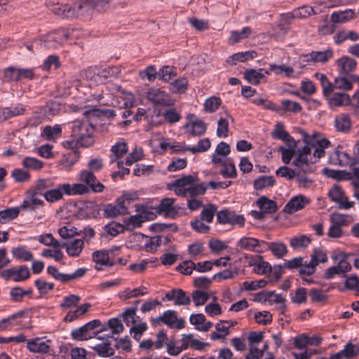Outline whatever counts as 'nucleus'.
<instances>
[{"label":"nucleus","instance_id":"nucleus-1","mask_svg":"<svg viewBox=\"0 0 359 359\" xmlns=\"http://www.w3.org/2000/svg\"><path fill=\"white\" fill-rule=\"evenodd\" d=\"M330 146V141H323L320 143L319 149H316L313 154L304 152L299 154L292 165L297 168L294 177L295 182L299 188L308 189L314 185V180L309 175L316 170L315 164L325 154V149Z\"/></svg>","mask_w":359,"mask_h":359},{"label":"nucleus","instance_id":"nucleus-2","mask_svg":"<svg viewBox=\"0 0 359 359\" xmlns=\"http://www.w3.org/2000/svg\"><path fill=\"white\" fill-rule=\"evenodd\" d=\"M302 136L305 143L303 147L297 150L294 149L295 147H289L288 148L280 147L278 148V151L281 154L282 161L285 164L292 163L299 154H303L304 152L313 154L315 149H319L320 143L323 141H329L325 138L319 137L316 134L311 136L304 131L302 132Z\"/></svg>","mask_w":359,"mask_h":359},{"label":"nucleus","instance_id":"nucleus-3","mask_svg":"<svg viewBox=\"0 0 359 359\" xmlns=\"http://www.w3.org/2000/svg\"><path fill=\"white\" fill-rule=\"evenodd\" d=\"M94 128L88 121H75L72 128L71 141L65 143V146L74 149L76 147H89L93 143V133Z\"/></svg>","mask_w":359,"mask_h":359},{"label":"nucleus","instance_id":"nucleus-4","mask_svg":"<svg viewBox=\"0 0 359 359\" xmlns=\"http://www.w3.org/2000/svg\"><path fill=\"white\" fill-rule=\"evenodd\" d=\"M172 189L178 196H196L204 194L207 188L203 184L199 183L197 176L187 175L175 180Z\"/></svg>","mask_w":359,"mask_h":359},{"label":"nucleus","instance_id":"nucleus-5","mask_svg":"<svg viewBox=\"0 0 359 359\" xmlns=\"http://www.w3.org/2000/svg\"><path fill=\"white\" fill-rule=\"evenodd\" d=\"M87 188L82 184H63L55 189L46 191V201L53 203L62 198L63 194L69 196L83 195Z\"/></svg>","mask_w":359,"mask_h":359},{"label":"nucleus","instance_id":"nucleus-6","mask_svg":"<svg viewBox=\"0 0 359 359\" xmlns=\"http://www.w3.org/2000/svg\"><path fill=\"white\" fill-rule=\"evenodd\" d=\"M108 3L107 0H76L71 5V11L69 13L72 18L90 14L94 9L102 8Z\"/></svg>","mask_w":359,"mask_h":359},{"label":"nucleus","instance_id":"nucleus-7","mask_svg":"<svg viewBox=\"0 0 359 359\" xmlns=\"http://www.w3.org/2000/svg\"><path fill=\"white\" fill-rule=\"evenodd\" d=\"M45 199V184L41 182L33 189L28 191L26 194V198L21 204L22 210L31 209L35 210L43 205Z\"/></svg>","mask_w":359,"mask_h":359},{"label":"nucleus","instance_id":"nucleus-8","mask_svg":"<svg viewBox=\"0 0 359 359\" xmlns=\"http://www.w3.org/2000/svg\"><path fill=\"white\" fill-rule=\"evenodd\" d=\"M146 97L154 105L168 107L175 103V100L171 95L160 88L152 87L147 90Z\"/></svg>","mask_w":359,"mask_h":359},{"label":"nucleus","instance_id":"nucleus-9","mask_svg":"<svg viewBox=\"0 0 359 359\" xmlns=\"http://www.w3.org/2000/svg\"><path fill=\"white\" fill-rule=\"evenodd\" d=\"M80 182L74 184H82L87 188V191L83 194H88L90 191L100 193L104 191V186L99 182L93 172L88 170H83L79 175Z\"/></svg>","mask_w":359,"mask_h":359},{"label":"nucleus","instance_id":"nucleus-10","mask_svg":"<svg viewBox=\"0 0 359 359\" xmlns=\"http://www.w3.org/2000/svg\"><path fill=\"white\" fill-rule=\"evenodd\" d=\"M288 269H297L301 276H311L315 273L316 266L310 260L304 257H295L285 263Z\"/></svg>","mask_w":359,"mask_h":359},{"label":"nucleus","instance_id":"nucleus-11","mask_svg":"<svg viewBox=\"0 0 359 359\" xmlns=\"http://www.w3.org/2000/svg\"><path fill=\"white\" fill-rule=\"evenodd\" d=\"M175 199L165 198L161 201L159 205L156 208V212L166 217L176 218L183 214V209L174 205Z\"/></svg>","mask_w":359,"mask_h":359},{"label":"nucleus","instance_id":"nucleus-12","mask_svg":"<svg viewBox=\"0 0 359 359\" xmlns=\"http://www.w3.org/2000/svg\"><path fill=\"white\" fill-rule=\"evenodd\" d=\"M184 127L185 132L193 136H201L206 131V124L194 114L187 116V123Z\"/></svg>","mask_w":359,"mask_h":359},{"label":"nucleus","instance_id":"nucleus-13","mask_svg":"<svg viewBox=\"0 0 359 359\" xmlns=\"http://www.w3.org/2000/svg\"><path fill=\"white\" fill-rule=\"evenodd\" d=\"M217 219L221 224L238 225L240 227L243 226L245 222L243 215H236L234 212L227 209L217 212Z\"/></svg>","mask_w":359,"mask_h":359},{"label":"nucleus","instance_id":"nucleus-14","mask_svg":"<svg viewBox=\"0 0 359 359\" xmlns=\"http://www.w3.org/2000/svg\"><path fill=\"white\" fill-rule=\"evenodd\" d=\"M100 325L99 320H92L86 325L72 331V339L78 341L88 340L95 336L93 330Z\"/></svg>","mask_w":359,"mask_h":359},{"label":"nucleus","instance_id":"nucleus-15","mask_svg":"<svg viewBox=\"0 0 359 359\" xmlns=\"http://www.w3.org/2000/svg\"><path fill=\"white\" fill-rule=\"evenodd\" d=\"M328 196L332 201L338 204L339 208L347 210L352 208L354 205V202L350 201L345 196L342 189L337 185L333 186L330 189Z\"/></svg>","mask_w":359,"mask_h":359},{"label":"nucleus","instance_id":"nucleus-16","mask_svg":"<svg viewBox=\"0 0 359 359\" xmlns=\"http://www.w3.org/2000/svg\"><path fill=\"white\" fill-rule=\"evenodd\" d=\"M333 57V51L331 49H327L321 51H312L308 54L301 56L303 62L308 65H314L316 63H325Z\"/></svg>","mask_w":359,"mask_h":359},{"label":"nucleus","instance_id":"nucleus-17","mask_svg":"<svg viewBox=\"0 0 359 359\" xmlns=\"http://www.w3.org/2000/svg\"><path fill=\"white\" fill-rule=\"evenodd\" d=\"M310 203V198L303 194L294 196L285 205L283 212L287 214H293L299 210L304 209Z\"/></svg>","mask_w":359,"mask_h":359},{"label":"nucleus","instance_id":"nucleus-18","mask_svg":"<svg viewBox=\"0 0 359 359\" xmlns=\"http://www.w3.org/2000/svg\"><path fill=\"white\" fill-rule=\"evenodd\" d=\"M159 320L170 328H175L181 330L184 327L185 320L182 318H177V312L174 310H167L162 316L159 317Z\"/></svg>","mask_w":359,"mask_h":359},{"label":"nucleus","instance_id":"nucleus-19","mask_svg":"<svg viewBox=\"0 0 359 359\" xmlns=\"http://www.w3.org/2000/svg\"><path fill=\"white\" fill-rule=\"evenodd\" d=\"M256 299L259 302L269 303V304H277L278 309L283 313L285 309V299L280 294H276L273 292H266L258 294Z\"/></svg>","mask_w":359,"mask_h":359},{"label":"nucleus","instance_id":"nucleus-20","mask_svg":"<svg viewBox=\"0 0 359 359\" xmlns=\"http://www.w3.org/2000/svg\"><path fill=\"white\" fill-rule=\"evenodd\" d=\"M356 61L355 59L344 55L335 61V65L337 71L341 76H347L353 72L356 67Z\"/></svg>","mask_w":359,"mask_h":359},{"label":"nucleus","instance_id":"nucleus-21","mask_svg":"<svg viewBox=\"0 0 359 359\" xmlns=\"http://www.w3.org/2000/svg\"><path fill=\"white\" fill-rule=\"evenodd\" d=\"M46 246L53 248V249L46 248V257H53L56 261H60L62 259L61 246L50 233H46Z\"/></svg>","mask_w":359,"mask_h":359},{"label":"nucleus","instance_id":"nucleus-22","mask_svg":"<svg viewBox=\"0 0 359 359\" xmlns=\"http://www.w3.org/2000/svg\"><path fill=\"white\" fill-rule=\"evenodd\" d=\"M190 323L199 332H208L212 326V322L207 320L205 316L202 313H194L189 317Z\"/></svg>","mask_w":359,"mask_h":359},{"label":"nucleus","instance_id":"nucleus-23","mask_svg":"<svg viewBox=\"0 0 359 359\" xmlns=\"http://www.w3.org/2000/svg\"><path fill=\"white\" fill-rule=\"evenodd\" d=\"M165 299L174 301L175 306H187L191 303V299L182 290H172L166 293Z\"/></svg>","mask_w":359,"mask_h":359},{"label":"nucleus","instance_id":"nucleus-24","mask_svg":"<svg viewBox=\"0 0 359 359\" xmlns=\"http://www.w3.org/2000/svg\"><path fill=\"white\" fill-rule=\"evenodd\" d=\"M93 260L95 262V269L97 271L102 269V266H112L114 262L109 257V252L105 250H97L93 253Z\"/></svg>","mask_w":359,"mask_h":359},{"label":"nucleus","instance_id":"nucleus-25","mask_svg":"<svg viewBox=\"0 0 359 359\" xmlns=\"http://www.w3.org/2000/svg\"><path fill=\"white\" fill-rule=\"evenodd\" d=\"M68 33L63 29L49 32L46 34V43L48 46L56 48L68 39Z\"/></svg>","mask_w":359,"mask_h":359},{"label":"nucleus","instance_id":"nucleus-26","mask_svg":"<svg viewBox=\"0 0 359 359\" xmlns=\"http://www.w3.org/2000/svg\"><path fill=\"white\" fill-rule=\"evenodd\" d=\"M269 75V71L260 68L258 69H250L245 72V79L253 85H258L261 81Z\"/></svg>","mask_w":359,"mask_h":359},{"label":"nucleus","instance_id":"nucleus-27","mask_svg":"<svg viewBox=\"0 0 359 359\" xmlns=\"http://www.w3.org/2000/svg\"><path fill=\"white\" fill-rule=\"evenodd\" d=\"M312 11L313 9L311 6H304L292 11V12L290 13L284 15L282 18V20L289 24L294 18H306L309 17L312 15Z\"/></svg>","mask_w":359,"mask_h":359},{"label":"nucleus","instance_id":"nucleus-28","mask_svg":"<svg viewBox=\"0 0 359 359\" xmlns=\"http://www.w3.org/2000/svg\"><path fill=\"white\" fill-rule=\"evenodd\" d=\"M331 161L339 165H353L354 161L352 156L346 151L337 148L331 156Z\"/></svg>","mask_w":359,"mask_h":359},{"label":"nucleus","instance_id":"nucleus-29","mask_svg":"<svg viewBox=\"0 0 359 359\" xmlns=\"http://www.w3.org/2000/svg\"><path fill=\"white\" fill-rule=\"evenodd\" d=\"M229 145L224 142H221L217 144L215 153L212 155V163L216 165L223 163L224 158L229 154Z\"/></svg>","mask_w":359,"mask_h":359},{"label":"nucleus","instance_id":"nucleus-30","mask_svg":"<svg viewBox=\"0 0 359 359\" xmlns=\"http://www.w3.org/2000/svg\"><path fill=\"white\" fill-rule=\"evenodd\" d=\"M264 241L252 237H243L238 242V247L248 251L260 252L259 248Z\"/></svg>","mask_w":359,"mask_h":359},{"label":"nucleus","instance_id":"nucleus-31","mask_svg":"<svg viewBox=\"0 0 359 359\" xmlns=\"http://www.w3.org/2000/svg\"><path fill=\"white\" fill-rule=\"evenodd\" d=\"M331 107L346 106L351 103L350 96L345 93H336L327 97Z\"/></svg>","mask_w":359,"mask_h":359},{"label":"nucleus","instance_id":"nucleus-32","mask_svg":"<svg viewBox=\"0 0 359 359\" xmlns=\"http://www.w3.org/2000/svg\"><path fill=\"white\" fill-rule=\"evenodd\" d=\"M272 135L274 138L280 139L285 142L288 147H296V142L290 134L284 130L283 125L280 123H276V128L272 133Z\"/></svg>","mask_w":359,"mask_h":359},{"label":"nucleus","instance_id":"nucleus-33","mask_svg":"<svg viewBox=\"0 0 359 359\" xmlns=\"http://www.w3.org/2000/svg\"><path fill=\"white\" fill-rule=\"evenodd\" d=\"M68 255L78 257L84 248V241L82 239L76 238L63 245Z\"/></svg>","mask_w":359,"mask_h":359},{"label":"nucleus","instance_id":"nucleus-34","mask_svg":"<svg viewBox=\"0 0 359 359\" xmlns=\"http://www.w3.org/2000/svg\"><path fill=\"white\" fill-rule=\"evenodd\" d=\"M257 56V53L254 50L239 52L229 56L226 59V62L230 65H236L237 62H244L248 60L253 59Z\"/></svg>","mask_w":359,"mask_h":359},{"label":"nucleus","instance_id":"nucleus-35","mask_svg":"<svg viewBox=\"0 0 359 359\" xmlns=\"http://www.w3.org/2000/svg\"><path fill=\"white\" fill-rule=\"evenodd\" d=\"M355 12L352 9L335 11L332 13L330 20L333 23H345L353 18Z\"/></svg>","mask_w":359,"mask_h":359},{"label":"nucleus","instance_id":"nucleus-36","mask_svg":"<svg viewBox=\"0 0 359 359\" xmlns=\"http://www.w3.org/2000/svg\"><path fill=\"white\" fill-rule=\"evenodd\" d=\"M48 9L61 18H72V15L69 14L71 11V5L51 4L48 5Z\"/></svg>","mask_w":359,"mask_h":359},{"label":"nucleus","instance_id":"nucleus-37","mask_svg":"<svg viewBox=\"0 0 359 359\" xmlns=\"http://www.w3.org/2000/svg\"><path fill=\"white\" fill-rule=\"evenodd\" d=\"M311 242V238L307 235H297L290 239V246L294 250L307 248Z\"/></svg>","mask_w":359,"mask_h":359},{"label":"nucleus","instance_id":"nucleus-38","mask_svg":"<svg viewBox=\"0 0 359 359\" xmlns=\"http://www.w3.org/2000/svg\"><path fill=\"white\" fill-rule=\"evenodd\" d=\"M257 205L265 214H271L277 210L276 203L265 196L258 198Z\"/></svg>","mask_w":359,"mask_h":359},{"label":"nucleus","instance_id":"nucleus-39","mask_svg":"<svg viewBox=\"0 0 359 359\" xmlns=\"http://www.w3.org/2000/svg\"><path fill=\"white\" fill-rule=\"evenodd\" d=\"M111 161H116L128 152L127 144L124 141H118L111 147Z\"/></svg>","mask_w":359,"mask_h":359},{"label":"nucleus","instance_id":"nucleus-40","mask_svg":"<svg viewBox=\"0 0 359 359\" xmlns=\"http://www.w3.org/2000/svg\"><path fill=\"white\" fill-rule=\"evenodd\" d=\"M147 294V289L145 287H137L133 290L127 288L125 290L120 292L118 297L122 300H127L131 298L143 296Z\"/></svg>","mask_w":359,"mask_h":359},{"label":"nucleus","instance_id":"nucleus-41","mask_svg":"<svg viewBox=\"0 0 359 359\" xmlns=\"http://www.w3.org/2000/svg\"><path fill=\"white\" fill-rule=\"evenodd\" d=\"M269 70L276 75L290 77L294 74V69L292 67L287 66L284 64H270Z\"/></svg>","mask_w":359,"mask_h":359},{"label":"nucleus","instance_id":"nucleus-42","mask_svg":"<svg viewBox=\"0 0 359 359\" xmlns=\"http://www.w3.org/2000/svg\"><path fill=\"white\" fill-rule=\"evenodd\" d=\"M27 348L32 353H43L45 352V340L40 337L32 339L27 341Z\"/></svg>","mask_w":359,"mask_h":359},{"label":"nucleus","instance_id":"nucleus-43","mask_svg":"<svg viewBox=\"0 0 359 359\" xmlns=\"http://www.w3.org/2000/svg\"><path fill=\"white\" fill-rule=\"evenodd\" d=\"M144 239L143 248L147 252H154L157 250L158 248L161 244V236L147 237L143 236Z\"/></svg>","mask_w":359,"mask_h":359},{"label":"nucleus","instance_id":"nucleus-44","mask_svg":"<svg viewBox=\"0 0 359 359\" xmlns=\"http://www.w3.org/2000/svg\"><path fill=\"white\" fill-rule=\"evenodd\" d=\"M135 207L136 212L140 213L144 222L156 219V212H154L149 206L144 204H136Z\"/></svg>","mask_w":359,"mask_h":359},{"label":"nucleus","instance_id":"nucleus-45","mask_svg":"<svg viewBox=\"0 0 359 359\" xmlns=\"http://www.w3.org/2000/svg\"><path fill=\"white\" fill-rule=\"evenodd\" d=\"M20 207L7 208L0 211V223H6L16 218L21 210Z\"/></svg>","mask_w":359,"mask_h":359},{"label":"nucleus","instance_id":"nucleus-46","mask_svg":"<svg viewBox=\"0 0 359 359\" xmlns=\"http://www.w3.org/2000/svg\"><path fill=\"white\" fill-rule=\"evenodd\" d=\"M351 123L350 117L346 114H340L335 118V127L338 131L347 132L350 130Z\"/></svg>","mask_w":359,"mask_h":359},{"label":"nucleus","instance_id":"nucleus-47","mask_svg":"<svg viewBox=\"0 0 359 359\" xmlns=\"http://www.w3.org/2000/svg\"><path fill=\"white\" fill-rule=\"evenodd\" d=\"M323 173L327 177L337 180H348L352 178V174L346 171L325 168L323 170Z\"/></svg>","mask_w":359,"mask_h":359},{"label":"nucleus","instance_id":"nucleus-48","mask_svg":"<svg viewBox=\"0 0 359 359\" xmlns=\"http://www.w3.org/2000/svg\"><path fill=\"white\" fill-rule=\"evenodd\" d=\"M231 116L226 114L225 117H221L217 122V135L219 137H226L229 133V120Z\"/></svg>","mask_w":359,"mask_h":359},{"label":"nucleus","instance_id":"nucleus-49","mask_svg":"<svg viewBox=\"0 0 359 359\" xmlns=\"http://www.w3.org/2000/svg\"><path fill=\"white\" fill-rule=\"evenodd\" d=\"M188 87V80L186 77H180L170 83V90L173 93H184Z\"/></svg>","mask_w":359,"mask_h":359},{"label":"nucleus","instance_id":"nucleus-50","mask_svg":"<svg viewBox=\"0 0 359 359\" xmlns=\"http://www.w3.org/2000/svg\"><path fill=\"white\" fill-rule=\"evenodd\" d=\"M275 180L272 176H260L254 181V187L256 190H262L273 186Z\"/></svg>","mask_w":359,"mask_h":359},{"label":"nucleus","instance_id":"nucleus-51","mask_svg":"<svg viewBox=\"0 0 359 359\" xmlns=\"http://www.w3.org/2000/svg\"><path fill=\"white\" fill-rule=\"evenodd\" d=\"M158 74V73L154 65H149L145 69L140 70L138 73V75L142 80H147L149 82L154 81Z\"/></svg>","mask_w":359,"mask_h":359},{"label":"nucleus","instance_id":"nucleus-52","mask_svg":"<svg viewBox=\"0 0 359 359\" xmlns=\"http://www.w3.org/2000/svg\"><path fill=\"white\" fill-rule=\"evenodd\" d=\"M204 250V243L201 241H195L188 246V253L192 259L201 257L203 255Z\"/></svg>","mask_w":359,"mask_h":359},{"label":"nucleus","instance_id":"nucleus-53","mask_svg":"<svg viewBox=\"0 0 359 359\" xmlns=\"http://www.w3.org/2000/svg\"><path fill=\"white\" fill-rule=\"evenodd\" d=\"M251 33L252 29L249 27H243L241 32L233 31L229 37V42L231 43H238L243 39H247Z\"/></svg>","mask_w":359,"mask_h":359},{"label":"nucleus","instance_id":"nucleus-54","mask_svg":"<svg viewBox=\"0 0 359 359\" xmlns=\"http://www.w3.org/2000/svg\"><path fill=\"white\" fill-rule=\"evenodd\" d=\"M98 355L102 358L110 357L114 355V351L109 343H101L93 347Z\"/></svg>","mask_w":359,"mask_h":359},{"label":"nucleus","instance_id":"nucleus-55","mask_svg":"<svg viewBox=\"0 0 359 359\" xmlns=\"http://www.w3.org/2000/svg\"><path fill=\"white\" fill-rule=\"evenodd\" d=\"M216 332H213L210 334V338L212 340H217L225 338L229 334V327L224 323V321H221L215 326Z\"/></svg>","mask_w":359,"mask_h":359},{"label":"nucleus","instance_id":"nucleus-56","mask_svg":"<svg viewBox=\"0 0 359 359\" xmlns=\"http://www.w3.org/2000/svg\"><path fill=\"white\" fill-rule=\"evenodd\" d=\"M12 254L13 257L16 259L22 260L25 262L30 261L32 259V252L22 246L13 248L12 250Z\"/></svg>","mask_w":359,"mask_h":359},{"label":"nucleus","instance_id":"nucleus-57","mask_svg":"<svg viewBox=\"0 0 359 359\" xmlns=\"http://www.w3.org/2000/svg\"><path fill=\"white\" fill-rule=\"evenodd\" d=\"M340 354H342L344 358H353L359 354V346L348 342L344 346V348L340 351Z\"/></svg>","mask_w":359,"mask_h":359},{"label":"nucleus","instance_id":"nucleus-58","mask_svg":"<svg viewBox=\"0 0 359 359\" xmlns=\"http://www.w3.org/2000/svg\"><path fill=\"white\" fill-rule=\"evenodd\" d=\"M216 212V206L210 204L204 207L202 210L201 212V219L207 223H211L213 221V218Z\"/></svg>","mask_w":359,"mask_h":359},{"label":"nucleus","instance_id":"nucleus-59","mask_svg":"<svg viewBox=\"0 0 359 359\" xmlns=\"http://www.w3.org/2000/svg\"><path fill=\"white\" fill-rule=\"evenodd\" d=\"M267 281L264 279L245 281L243 283L242 289L247 291H254L264 287Z\"/></svg>","mask_w":359,"mask_h":359},{"label":"nucleus","instance_id":"nucleus-60","mask_svg":"<svg viewBox=\"0 0 359 359\" xmlns=\"http://www.w3.org/2000/svg\"><path fill=\"white\" fill-rule=\"evenodd\" d=\"M346 76H339L335 78L333 86L334 89H340L343 90H350L353 88V84L346 78Z\"/></svg>","mask_w":359,"mask_h":359},{"label":"nucleus","instance_id":"nucleus-61","mask_svg":"<svg viewBox=\"0 0 359 359\" xmlns=\"http://www.w3.org/2000/svg\"><path fill=\"white\" fill-rule=\"evenodd\" d=\"M177 74L176 68L174 67L164 66L159 72V79L163 81H169Z\"/></svg>","mask_w":359,"mask_h":359},{"label":"nucleus","instance_id":"nucleus-62","mask_svg":"<svg viewBox=\"0 0 359 359\" xmlns=\"http://www.w3.org/2000/svg\"><path fill=\"white\" fill-rule=\"evenodd\" d=\"M61 135V126L55 125L53 127L46 126V141H56Z\"/></svg>","mask_w":359,"mask_h":359},{"label":"nucleus","instance_id":"nucleus-63","mask_svg":"<svg viewBox=\"0 0 359 359\" xmlns=\"http://www.w3.org/2000/svg\"><path fill=\"white\" fill-rule=\"evenodd\" d=\"M24 168L31 170H39L43 168V163L34 157H25L22 161Z\"/></svg>","mask_w":359,"mask_h":359},{"label":"nucleus","instance_id":"nucleus-64","mask_svg":"<svg viewBox=\"0 0 359 359\" xmlns=\"http://www.w3.org/2000/svg\"><path fill=\"white\" fill-rule=\"evenodd\" d=\"M205 312L210 317L219 316L222 313V309L219 304L216 302L208 304L205 307Z\"/></svg>","mask_w":359,"mask_h":359}]
</instances>
